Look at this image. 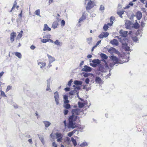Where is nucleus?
Masks as SVG:
<instances>
[{
	"label": "nucleus",
	"instance_id": "f257e3e1",
	"mask_svg": "<svg viewBox=\"0 0 147 147\" xmlns=\"http://www.w3.org/2000/svg\"><path fill=\"white\" fill-rule=\"evenodd\" d=\"M71 113L72 115L69 118L67 126L69 128L74 129L77 127L75 122L78 119L77 115H79L80 111L79 109H74L72 110Z\"/></svg>",
	"mask_w": 147,
	"mask_h": 147
},
{
	"label": "nucleus",
	"instance_id": "f03ea898",
	"mask_svg": "<svg viewBox=\"0 0 147 147\" xmlns=\"http://www.w3.org/2000/svg\"><path fill=\"white\" fill-rule=\"evenodd\" d=\"M92 62L93 63H91L90 65L93 67H96L98 65L100 64L101 61L100 60L98 59H94L92 61Z\"/></svg>",
	"mask_w": 147,
	"mask_h": 147
},
{
	"label": "nucleus",
	"instance_id": "7ed1b4c3",
	"mask_svg": "<svg viewBox=\"0 0 147 147\" xmlns=\"http://www.w3.org/2000/svg\"><path fill=\"white\" fill-rule=\"evenodd\" d=\"M111 57L113 61L115 64L116 63H123L122 62L121 63V61L115 56H112Z\"/></svg>",
	"mask_w": 147,
	"mask_h": 147
},
{
	"label": "nucleus",
	"instance_id": "20e7f679",
	"mask_svg": "<svg viewBox=\"0 0 147 147\" xmlns=\"http://www.w3.org/2000/svg\"><path fill=\"white\" fill-rule=\"evenodd\" d=\"M57 138V142H61L62 140L63 135L61 133L57 132L55 134Z\"/></svg>",
	"mask_w": 147,
	"mask_h": 147
},
{
	"label": "nucleus",
	"instance_id": "39448f33",
	"mask_svg": "<svg viewBox=\"0 0 147 147\" xmlns=\"http://www.w3.org/2000/svg\"><path fill=\"white\" fill-rule=\"evenodd\" d=\"M16 37V33L12 32L10 34V40L11 42H13L14 41V38Z\"/></svg>",
	"mask_w": 147,
	"mask_h": 147
},
{
	"label": "nucleus",
	"instance_id": "423d86ee",
	"mask_svg": "<svg viewBox=\"0 0 147 147\" xmlns=\"http://www.w3.org/2000/svg\"><path fill=\"white\" fill-rule=\"evenodd\" d=\"M109 34L107 32H102L98 36V37L102 38L103 37H106L108 36Z\"/></svg>",
	"mask_w": 147,
	"mask_h": 147
},
{
	"label": "nucleus",
	"instance_id": "0eeeda50",
	"mask_svg": "<svg viewBox=\"0 0 147 147\" xmlns=\"http://www.w3.org/2000/svg\"><path fill=\"white\" fill-rule=\"evenodd\" d=\"M131 22L130 21L127 20L126 21L125 24V26L127 29H131Z\"/></svg>",
	"mask_w": 147,
	"mask_h": 147
},
{
	"label": "nucleus",
	"instance_id": "6e6552de",
	"mask_svg": "<svg viewBox=\"0 0 147 147\" xmlns=\"http://www.w3.org/2000/svg\"><path fill=\"white\" fill-rule=\"evenodd\" d=\"M136 16L137 19L139 20H140L142 16V13L141 11H138L136 12Z\"/></svg>",
	"mask_w": 147,
	"mask_h": 147
},
{
	"label": "nucleus",
	"instance_id": "1a4fd4ad",
	"mask_svg": "<svg viewBox=\"0 0 147 147\" xmlns=\"http://www.w3.org/2000/svg\"><path fill=\"white\" fill-rule=\"evenodd\" d=\"M86 18V13L85 12H83L82 13V16L79 19L78 23H80L81 22L83 21V20H85Z\"/></svg>",
	"mask_w": 147,
	"mask_h": 147
},
{
	"label": "nucleus",
	"instance_id": "9d476101",
	"mask_svg": "<svg viewBox=\"0 0 147 147\" xmlns=\"http://www.w3.org/2000/svg\"><path fill=\"white\" fill-rule=\"evenodd\" d=\"M127 31H124L123 30H121L119 32V33L121 36L126 37L127 36Z\"/></svg>",
	"mask_w": 147,
	"mask_h": 147
},
{
	"label": "nucleus",
	"instance_id": "9b49d317",
	"mask_svg": "<svg viewBox=\"0 0 147 147\" xmlns=\"http://www.w3.org/2000/svg\"><path fill=\"white\" fill-rule=\"evenodd\" d=\"M92 70L91 68L90 67H89L86 65H85L84 68H83L82 70L86 72H90Z\"/></svg>",
	"mask_w": 147,
	"mask_h": 147
},
{
	"label": "nucleus",
	"instance_id": "f8f14e48",
	"mask_svg": "<svg viewBox=\"0 0 147 147\" xmlns=\"http://www.w3.org/2000/svg\"><path fill=\"white\" fill-rule=\"evenodd\" d=\"M59 25L58 21H54L52 25V28L53 29H55Z\"/></svg>",
	"mask_w": 147,
	"mask_h": 147
},
{
	"label": "nucleus",
	"instance_id": "ddd939ff",
	"mask_svg": "<svg viewBox=\"0 0 147 147\" xmlns=\"http://www.w3.org/2000/svg\"><path fill=\"white\" fill-rule=\"evenodd\" d=\"M50 35H47L45 36H43V38H47V39H46L43 38L41 40V42L43 43H45L47 42H48L49 41V39H48V38H50Z\"/></svg>",
	"mask_w": 147,
	"mask_h": 147
},
{
	"label": "nucleus",
	"instance_id": "4468645a",
	"mask_svg": "<svg viewBox=\"0 0 147 147\" xmlns=\"http://www.w3.org/2000/svg\"><path fill=\"white\" fill-rule=\"evenodd\" d=\"M84 102L82 103L80 102H78V105L79 107L80 108H82L85 105H86L87 104V101H84Z\"/></svg>",
	"mask_w": 147,
	"mask_h": 147
},
{
	"label": "nucleus",
	"instance_id": "2eb2a0df",
	"mask_svg": "<svg viewBox=\"0 0 147 147\" xmlns=\"http://www.w3.org/2000/svg\"><path fill=\"white\" fill-rule=\"evenodd\" d=\"M55 94V96H54V98H55V101L56 102L57 104H58L59 103V95L58 94V93L57 92H55L54 93Z\"/></svg>",
	"mask_w": 147,
	"mask_h": 147
},
{
	"label": "nucleus",
	"instance_id": "dca6fc26",
	"mask_svg": "<svg viewBox=\"0 0 147 147\" xmlns=\"http://www.w3.org/2000/svg\"><path fill=\"white\" fill-rule=\"evenodd\" d=\"M111 43L113 45H115V46H117L119 44V42L116 39H114L113 40H111Z\"/></svg>",
	"mask_w": 147,
	"mask_h": 147
},
{
	"label": "nucleus",
	"instance_id": "f3484780",
	"mask_svg": "<svg viewBox=\"0 0 147 147\" xmlns=\"http://www.w3.org/2000/svg\"><path fill=\"white\" fill-rule=\"evenodd\" d=\"M17 3L16 2V1L14 2L13 6L11 8V10L10 11V12H11V11L13 10L14 9H15L16 7L17 9H18V8L19 7V6L18 5H17Z\"/></svg>",
	"mask_w": 147,
	"mask_h": 147
},
{
	"label": "nucleus",
	"instance_id": "a211bd4d",
	"mask_svg": "<svg viewBox=\"0 0 147 147\" xmlns=\"http://www.w3.org/2000/svg\"><path fill=\"white\" fill-rule=\"evenodd\" d=\"M43 31H51V28H49L47 24H45L44 26Z\"/></svg>",
	"mask_w": 147,
	"mask_h": 147
},
{
	"label": "nucleus",
	"instance_id": "6ab92c4d",
	"mask_svg": "<svg viewBox=\"0 0 147 147\" xmlns=\"http://www.w3.org/2000/svg\"><path fill=\"white\" fill-rule=\"evenodd\" d=\"M110 22L108 23V25L109 26H111L113 24V21H114L115 20V18L113 16H111L110 18Z\"/></svg>",
	"mask_w": 147,
	"mask_h": 147
},
{
	"label": "nucleus",
	"instance_id": "aec40b11",
	"mask_svg": "<svg viewBox=\"0 0 147 147\" xmlns=\"http://www.w3.org/2000/svg\"><path fill=\"white\" fill-rule=\"evenodd\" d=\"M38 65H40V68H42L46 66V63L45 62H39L38 63Z\"/></svg>",
	"mask_w": 147,
	"mask_h": 147
},
{
	"label": "nucleus",
	"instance_id": "412c9836",
	"mask_svg": "<svg viewBox=\"0 0 147 147\" xmlns=\"http://www.w3.org/2000/svg\"><path fill=\"white\" fill-rule=\"evenodd\" d=\"M95 82L96 83L100 84L102 82V81L101 78L99 77H96V78Z\"/></svg>",
	"mask_w": 147,
	"mask_h": 147
},
{
	"label": "nucleus",
	"instance_id": "4be33fe9",
	"mask_svg": "<svg viewBox=\"0 0 147 147\" xmlns=\"http://www.w3.org/2000/svg\"><path fill=\"white\" fill-rule=\"evenodd\" d=\"M47 56L49 59V61L53 62L55 61V58L54 57H52L49 55L47 54Z\"/></svg>",
	"mask_w": 147,
	"mask_h": 147
},
{
	"label": "nucleus",
	"instance_id": "5701e85b",
	"mask_svg": "<svg viewBox=\"0 0 147 147\" xmlns=\"http://www.w3.org/2000/svg\"><path fill=\"white\" fill-rule=\"evenodd\" d=\"M43 122L45 124V126L46 127H49L51 124V123L49 121H44Z\"/></svg>",
	"mask_w": 147,
	"mask_h": 147
},
{
	"label": "nucleus",
	"instance_id": "b1692460",
	"mask_svg": "<svg viewBox=\"0 0 147 147\" xmlns=\"http://www.w3.org/2000/svg\"><path fill=\"white\" fill-rule=\"evenodd\" d=\"M23 32V31L21 30L19 33L16 38V39H20L22 36V34Z\"/></svg>",
	"mask_w": 147,
	"mask_h": 147
},
{
	"label": "nucleus",
	"instance_id": "393cba45",
	"mask_svg": "<svg viewBox=\"0 0 147 147\" xmlns=\"http://www.w3.org/2000/svg\"><path fill=\"white\" fill-rule=\"evenodd\" d=\"M63 107L67 109H69L70 107L71 106L68 103H64L63 105Z\"/></svg>",
	"mask_w": 147,
	"mask_h": 147
},
{
	"label": "nucleus",
	"instance_id": "a878e982",
	"mask_svg": "<svg viewBox=\"0 0 147 147\" xmlns=\"http://www.w3.org/2000/svg\"><path fill=\"white\" fill-rule=\"evenodd\" d=\"M64 103H67L69 102V100H68V96L66 95L64 96Z\"/></svg>",
	"mask_w": 147,
	"mask_h": 147
},
{
	"label": "nucleus",
	"instance_id": "bb28decb",
	"mask_svg": "<svg viewBox=\"0 0 147 147\" xmlns=\"http://www.w3.org/2000/svg\"><path fill=\"white\" fill-rule=\"evenodd\" d=\"M76 131V130H73V131H72L71 132H69L68 134V136L69 137H71L75 133Z\"/></svg>",
	"mask_w": 147,
	"mask_h": 147
},
{
	"label": "nucleus",
	"instance_id": "cd10ccee",
	"mask_svg": "<svg viewBox=\"0 0 147 147\" xmlns=\"http://www.w3.org/2000/svg\"><path fill=\"white\" fill-rule=\"evenodd\" d=\"M133 27L135 29H137L140 27V25L137 22H136L134 24Z\"/></svg>",
	"mask_w": 147,
	"mask_h": 147
},
{
	"label": "nucleus",
	"instance_id": "c85d7f7f",
	"mask_svg": "<svg viewBox=\"0 0 147 147\" xmlns=\"http://www.w3.org/2000/svg\"><path fill=\"white\" fill-rule=\"evenodd\" d=\"M100 56L102 58L104 59H107L108 58V57L104 54H101Z\"/></svg>",
	"mask_w": 147,
	"mask_h": 147
},
{
	"label": "nucleus",
	"instance_id": "c756f323",
	"mask_svg": "<svg viewBox=\"0 0 147 147\" xmlns=\"http://www.w3.org/2000/svg\"><path fill=\"white\" fill-rule=\"evenodd\" d=\"M14 53L15 55L19 58H21L22 57V55L20 53L16 52Z\"/></svg>",
	"mask_w": 147,
	"mask_h": 147
},
{
	"label": "nucleus",
	"instance_id": "7c9ffc66",
	"mask_svg": "<svg viewBox=\"0 0 147 147\" xmlns=\"http://www.w3.org/2000/svg\"><path fill=\"white\" fill-rule=\"evenodd\" d=\"M71 140L74 146H76L77 145V142L76 140L74 139L73 137H72Z\"/></svg>",
	"mask_w": 147,
	"mask_h": 147
},
{
	"label": "nucleus",
	"instance_id": "2f4dec72",
	"mask_svg": "<svg viewBox=\"0 0 147 147\" xmlns=\"http://www.w3.org/2000/svg\"><path fill=\"white\" fill-rule=\"evenodd\" d=\"M74 84L76 85H81L82 84V82L80 81L75 80L74 82Z\"/></svg>",
	"mask_w": 147,
	"mask_h": 147
},
{
	"label": "nucleus",
	"instance_id": "473e14b6",
	"mask_svg": "<svg viewBox=\"0 0 147 147\" xmlns=\"http://www.w3.org/2000/svg\"><path fill=\"white\" fill-rule=\"evenodd\" d=\"M108 26H109V25H108V24H105L104 25L103 27V28L105 31H106L109 28Z\"/></svg>",
	"mask_w": 147,
	"mask_h": 147
},
{
	"label": "nucleus",
	"instance_id": "72a5a7b5",
	"mask_svg": "<svg viewBox=\"0 0 147 147\" xmlns=\"http://www.w3.org/2000/svg\"><path fill=\"white\" fill-rule=\"evenodd\" d=\"M65 142L68 144H69L71 142L70 139L68 137H67L65 140Z\"/></svg>",
	"mask_w": 147,
	"mask_h": 147
},
{
	"label": "nucleus",
	"instance_id": "f704fd0d",
	"mask_svg": "<svg viewBox=\"0 0 147 147\" xmlns=\"http://www.w3.org/2000/svg\"><path fill=\"white\" fill-rule=\"evenodd\" d=\"M117 14L119 15L121 18H122V15L123 14V11H121L117 12Z\"/></svg>",
	"mask_w": 147,
	"mask_h": 147
},
{
	"label": "nucleus",
	"instance_id": "c9c22d12",
	"mask_svg": "<svg viewBox=\"0 0 147 147\" xmlns=\"http://www.w3.org/2000/svg\"><path fill=\"white\" fill-rule=\"evenodd\" d=\"M1 92V96L4 97H6L7 96L5 95L4 92L2 90L0 91Z\"/></svg>",
	"mask_w": 147,
	"mask_h": 147
},
{
	"label": "nucleus",
	"instance_id": "e433bc0d",
	"mask_svg": "<svg viewBox=\"0 0 147 147\" xmlns=\"http://www.w3.org/2000/svg\"><path fill=\"white\" fill-rule=\"evenodd\" d=\"M61 26H65V22L64 20H61Z\"/></svg>",
	"mask_w": 147,
	"mask_h": 147
},
{
	"label": "nucleus",
	"instance_id": "4c0bfd02",
	"mask_svg": "<svg viewBox=\"0 0 147 147\" xmlns=\"http://www.w3.org/2000/svg\"><path fill=\"white\" fill-rule=\"evenodd\" d=\"M87 145L88 144L86 142H83L80 144V146L81 147H84L87 146Z\"/></svg>",
	"mask_w": 147,
	"mask_h": 147
},
{
	"label": "nucleus",
	"instance_id": "58836bf2",
	"mask_svg": "<svg viewBox=\"0 0 147 147\" xmlns=\"http://www.w3.org/2000/svg\"><path fill=\"white\" fill-rule=\"evenodd\" d=\"M99 10L101 11H104L105 10L104 7L102 5H100L99 8Z\"/></svg>",
	"mask_w": 147,
	"mask_h": 147
},
{
	"label": "nucleus",
	"instance_id": "ea45409f",
	"mask_svg": "<svg viewBox=\"0 0 147 147\" xmlns=\"http://www.w3.org/2000/svg\"><path fill=\"white\" fill-rule=\"evenodd\" d=\"M127 44H126V47L124 48V49L125 51H129L130 50V49L129 47L127 46Z\"/></svg>",
	"mask_w": 147,
	"mask_h": 147
},
{
	"label": "nucleus",
	"instance_id": "a19ab883",
	"mask_svg": "<svg viewBox=\"0 0 147 147\" xmlns=\"http://www.w3.org/2000/svg\"><path fill=\"white\" fill-rule=\"evenodd\" d=\"M115 49V48H111L109 51V52L110 53H113V52H114Z\"/></svg>",
	"mask_w": 147,
	"mask_h": 147
},
{
	"label": "nucleus",
	"instance_id": "79ce46f5",
	"mask_svg": "<svg viewBox=\"0 0 147 147\" xmlns=\"http://www.w3.org/2000/svg\"><path fill=\"white\" fill-rule=\"evenodd\" d=\"M35 14L36 15H38L40 16V10L39 9H38L37 10L35 11Z\"/></svg>",
	"mask_w": 147,
	"mask_h": 147
},
{
	"label": "nucleus",
	"instance_id": "37998d69",
	"mask_svg": "<svg viewBox=\"0 0 147 147\" xmlns=\"http://www.w3.org/2000/svg\"><path fill=\"white\" fill-rule=\"evenodd\" d=\"M73 82L72 79H71L68 82V86H70L71 85V84L72 82Z\"/></svg>",
	"mask_w": 147,
	"mask_h": 147
},
{
	"label": "nucleus",
	"instance_id": "c03bdc74",
	"mask_svg": "<svg viewBox=\"0 0 147 147\" xmlns=\"http://www.w3.org/2000/svg\"><path fill=\"white\" fill-rule=\"evenodd\" d=\"M11 86H7V88L6 89V92H8L9 90L11 89Z\"/></svg>",
	"mask_w": 147,
	"mask_h": 147
},
{
	"label": "nucleus",
	"instance_id": "a18cd8bd",
	"mask_svg": "<svg viewBox=\"0 0 147 147\" xmlns=\"http://www.w3.org/2000/svg\"><path fill=\"white\" fill-rule=\"evenodd\" d=\"M54 43L57 45H60V43L59 41L58 40H56L54 42Z\"/></svg>",
	"mask_w": 147,
	"mask_h": 147
},
{
	"label": "nucleus",
	"instance_id": "49530a36",
	"mask_svg": "<svg viewBox=\"0 0 147 147\" xmlns=\"http://www.w3.org/2000/svg\"><path fill=\"white\" fill-rule=\"evenodd\" d=\"M69 112L68 110L67 109H65L63 111L64 114L65 115H66Z\"/></svg>",
	"mask_w": 147,
	"mask_h": 147
},
{
	"label": "nucleus",
	"instance_id": "de8ad7c7",
	"mask_svg": "<svg viewBox=\"0 0 147 147\" xmlns=\"http://www.w3.org/2000/svg\"><path fill=\"white\" fill-rule=\"evenodd\" d=\"M85 82L87 84H88L90 82V80L89 78H87L85 80Z\"/></svg>",
	"mask_w": 147,
	"mask_h": 147
},
{
	"label": "nucleus",
	"instance_id": "09e8293b",
	"mask_svg": "<svg viewBox=\"0 0 147 147\" xmlns=\"http://www.w3.org/2000/svg\"><path fill=\"white\" fill-rule=\"evenodd\" d=\"M75 93L74 90L71 91L69 92V94L71 95H73Z\"/></svg>",
	"mask_w": 147,
	"mask_h": 147
},
{
	"label": "nucleus",
	"instance_id": "8fccbe9b",
	"mask_svg": "<svg viewBox=\"0 0 147 147\" xmlns=\"http://www.w3.org/2000/svg\"><path fill=\"white\" fill-rule=\"evenodd\" d=\"M52 62L49 61V65L47 66V68H49L50 67L52 66V65L51 64V63Z\"/></svg>",
	"mask_w": 147,
	"mask_h": 147
},
{
	"label": "nucleus",
	"instance_id": "3c124183",
	"mask_svg": "<svg viewBox=\"0 0 147 147\" xmlns=\"http://www.w3.org/2000/svg\"><path fill=\"white\" fill-rule=\"evenodd\" d=\"M63 123L64 124V125H65V127H67L68 128V126H67V124H68V123L67 124L66 123V121L65 120H64L63 121Z\"/></svg>",
	"mask_w": 147,
	"mask_h": 147
},
{
	"label": "nucleus",
	"instance_id": "603ef678",
	"mask_svg": "<svg viewBox=\"0 0 147 147\" xmlns=\"http://www.w3.org/2000/svg\"><path fill=\"white\" fill-rule=\"evenodd\" d=\"M30 48L32 50H34L36 48V47L34 46L33 45H32L30 46Z\"/></svg>",
	"mask_w": 147,
	"mask_h": 147
},
{
	"label": "nucleus",
	"instance_id": "864d4df0",
	"mask_svg": "<svg viewBox=\"0 0 147 147\" xmlns=\"http://www.w3.org/2000/svg\"><path fill=\"white\" fill-rule=\"evenodd\" d=\"M52 145L54 147H57V144L55 142H53L52 143Z\"/></svg>",
	"mask_w": 147,
	"mask_h": 147
},
{
	"label": "nucleus",
	"instance_id": "5fc2aeb1",
	"mask_svg": "<svg viewBox=\"0 0 147 147\" xmlns=\"http://www.w3.org/2000/svg\"><path fill=\"white\" fill-rule=\"evenodd\" d=\"M46 90L48 91H50L51 90L49 85V86H47V88L46 89Z\"/></svg>",
	"mask_w": 147,
	"mask_h": 147
},
{
	"label": "nucleus",
	"instance_id": "6e6d98bb",
	"mask_svg": "<svg viewBox=\"0 0 147 147\" xmlns=\"http://www.w3.org/2000/svg\"><path fill=\"white\" fill-rule=\"evenodd\" d=\"M65 90L66 91H69L70 90V88L68 87L66 88H65Z\"/></svg>",
	"mask_w": 147,
	"mask_h": 147
},
{
	"label": "nucleus",
	"instance_id": "4d7b16f0",
	"mask_svg": "<svg viewBox=\"0 0 147 147\" xmlns=\"http://www.w3.org/2000/svg\"><path fill=\"white\" fill-rule=\"evenodd\" d=\"M22 10L21 11V12L20 13V14H19V16L21 18H22Z\"/></svg>",
	"mask_w": 147,
	"mask_h": 147
},
{
	"label": "nucleus",
	"instance_id": "13d9d810",
	"mask_svg": "<svg viewBox=\"0 0 147 147\" xmlns=\"http://www.w3.org/2000/svg\"><path fill=\"white\" fill-rule=\"evenodd\" d=\"M133 40L134 41H137L138 40V39L137 38V37H135V38H133Z\"/></svg>",
	"mask_w": 147,
	"mask_h": 147
},
{
	"label": "nucleus",
	"instance_id": "bf43d9fd",
	"mask_svg": "<svg viewBox=\"0 0 147 147\" xmlns=\"http://www.w3.org/2000/svg\"><path fill=\"white\" fill-rule=\"evenodd\" d=\"M15 109L18 108V105L17 104H15L13 105Z\"/></svg>",
	"mask_w": 147,
	"mask_h": 147
},
{
	"label": "nucleus",
	"instance_id": "052dcab7",
	"mask_svg": "<svg viewBox=\"0 0 147 147\" xmlns=\"http://www.w3.org/2000/svg\"><path fill=\"white\" fill-rule=\"evenodd\" d=\"M144 22H141V26L142 27H143L144 26Z\"/></svg>",
	"mask_w": 147,
	"mask_h": 147
},
{
	"label": "nucleus",
	"instance_id": "680f3d73",
	"mask_svg": "<svg viewBox=\"0 0 147 147\" xmlns=\"http://www.w3.org/2000/svg\"><path fill=\"white\" fill-rule=\"evenodd\" d=\"M28 141L31 144H32V141L31 139H29L28 140Z\"/></svg>",
	"mask_w": 147,
	"mask_h": 147
},
{
	"label": "nucleus",
	"instance_id": "e2e57ef3",
	"mask_svg": "<svg viewBox=\"0 0 147 147\" xmlns=\"http://www.w3.org/2000/svg\"><path fill=\"white\" fill-rule=\"evenodd\" d=\"M140 1L144 4H145V0H140Z\"/></svg>",
	"mask_w": 147,
	"mask_h": 147
},
{
	"label": "nucleus",
	"instance_id": "0e129e2a",
	"mask_svg": "<svg viewBox=\"0 0 147 147\" xmlns=\"http://www.w3.org/2000/svg\"><path fill=\"white\" fill-rule=\"evenodd\" d=\"M92 57V56L91 55H89L87 56V57L88 58H91Z\"/></svg>",
	"mask_w": 147,
	"mask_h": 147
},
{
	"label": "nucleus",
	"instance_id": "69168bd1",
	"mask_svg": "<svg viewBox=\"0 0 147 147\" xmlns=\"http://www.w3.org/2000/svg\"><path fill=\"white\" fill-rule=\"evenodd\" d=\"M92 40V38H87V41H89L90 40L91 41Z\"/></svg>",
	"mask_w": 147,
	"mask_h": 147
},
{
	"label": "nucleus",
	"instance_id": "338daca9",
	"mask_svg": "<svg viewBox=\"0 0 147 147\" xmlns=\"http://www.w3.org/2000/svg\"><path fill=\"white\" fill-rule=\"evenodd\" d=\"M100 42H101V40H99V41H98L96 44V45L98 46L99 45V44Z\"/></svg>",
	"mask_w": 147,
	"mask_h": 147
},
{
	"label": "nucleus",
	"instance_id": "774afa93",
	"mask_svg": "<svg viewBox=\"0 0 147 147\" xmlns=\"http://www.w3.org/2000/svg\"><path fill=\"white\" fill-rule=\"evenodd\" d=\"M53 0H49V3L50 4L52 3L53 1Z\"/></svg>",
	"mask_w": 147,
	"mask_h": 147
}]
</instances>
